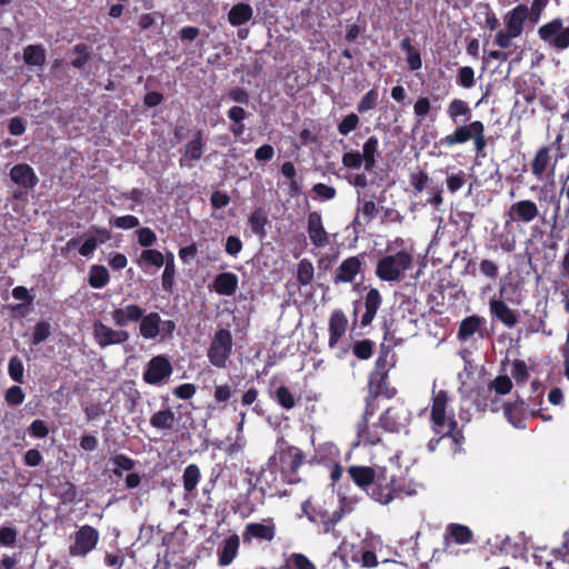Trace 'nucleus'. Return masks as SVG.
<instances>
[{"instance_id": "72a5a7b5", "label": "nucleus", "mask_w": 569, "mask_h": 569, "mask_svg": "<svg viewBox=\"0 0 569 569\" xmlns=\"http://www.w3.org/2000/svg\"><path fill=\"white\" fill-rule=\"evenodd\" d=\"M176 421H177V418L171 408H164V409L156 411L150 417V420H149L151 427H153L158 430H164V431L172 430Z\"/></svg>"}, {"instance_id": "79ce46f5", "label": "nucleus", "mask_w": 569, "mask_h": 569, "mask_svg": "<svg viewBox=\"0 0 569 569\" xmlns=\"http://www.w3.org/2000/svg\"><path fill=\"white\" fill-rule=\"evenodd\" d=\"M201 478V472L196 463L186 467L182 475L183 489L187 493H192Z\"/></svg>"}, {"instance_id": "0eeeda50", "label": "nucleus", "mask_w": 569, "mask_h": 569, "mask_svg": "<svg viewBox=\"0 0 569 569\" xmlns=\"http://www.w3.org/2000/svg\"><path fill=\"white\" fill-rule=\"evenodd\" d=\"M73 542L69 546V556L72 558H86L93 551L100 540L98 529L90 525H83L72 535Z\"/></svg>"}, {"instance_id": "39448f33", "label": "nucleus", "mask_w": 569, "mask_h": 569, "mask_svg": "<svg viewBox=\"0 0 569 569\" xmlns=\"http://www.w3.org/2000/svg\"><path fill=\"white\" fill-rule=\"evenodd\" d=\"M539 39L550 49L561 52L569 48V26L563 27L561 18H555L538 28Z\"/></svg>"}, {"instance_id": "bf43d9fd", "label": "nucleus", "mask_w": 569, "mask_h": 569, "mask_svg": "<svg viewBox=\"0 0 569 569\" xmlns=\"http://www.w3.org/2000/svg\"><path fill=\"white\" fill-rule=\"evenodd\" d=\"M479 270L482 276L490 280H496L499 277V266L491 259H482L479 264Z\"/></svg>"}, {"instance_id": "ea45409f", "label": "nucleus", "mask_w": 569, "mask_h": 569, "mask_svg": "<svg viewBox=\"0 0 569 569\" xmlns=\"http://www.w3.org/2000/svg\"><path fill=\"white\" fill-rule=\"evenodd\" d=\"M270 398L284 410H291L296 406L293 393L284 385L279 386L273 392H270Z\"/></svg>"}, {"instance_id": "f704fd0d", "label": "nucleus", "mask_w": 569, "mask_h": 569, "mask_svg": "<svg viewBox=\"0 0 569 569\" xmlns=\"http://www.w3.org/2000/svg\"><path fill=\"white\" fill-rule=\"evenodd\" d=\"M447 114L453 123H458L460 118L465 121L469 120L472 111L467 101L455 98L448 104Z\"/></svg>"}, {"instance_id": "338daca9", "label": "nucleus", "mask_w": 569, "mask_h": 569, "mask_svg": "<svg viewBox=\"0 0 569 569\" xmlns=\"http://www.w3.org/2000/svg\"><path fill=\"white\" fill-rule=\"evenodd\" d=\"M24 392L21 387H10L4 396L6 401L11 406H19L24 401Z\"/></svg>"}, {"instance_id": "9d476101", "label": "nucleus", "mask_w": 569, "mask_h": 569, "mask_svg": "<svg viewBox=\"0 0 569 569\" xmlns=\"http://www.w3.org/2000/svg\"><path fill=\"white\" fill-rule=\"evenodd\" d=\"M539 214L538 206L532 200L513 202L505 212V229H509L513 222L530 223Z\"/></svg>"}, {"instance_id": "2eb2a0df", "label": "nucleus", "mask_w": 569, "mask_h": 569, "mask_svg": "<svg viewBox=\"0 0 569 569\" xmlns=\"http://www.w3.org/2000/svg\"><path fill=\"white\" fill-rule=\"evenodd\" d=\"M204 134L203 131L197 129L192 133V138L186 143L181 151V158L179 159L180 167H192V162L201 159L204 150Z\"/></svg>"}, {"instance_id": "a878e982", "label": "nucleus", "mask_w": 569, "mask_h": 569, "mask_svg": "<svg viewBox=\"0 0 569 569\" xmlns=\"http://www.w3.org/2000/svg\"><path fill=\"white\" fill-rule=\"evenodd\" d=\"M238 276L233 272H221L216 276L210 289L221 296H232L238 288Z\"/></svg>"}, {"instance_id": "dca6fc26", "label": "nucleus", "mask_w": 569, "mask_h": 569, "mask_svg": "<svg viewBox=\"0 0 569 569\" xmlns=\"http://www.w3.org/2000/svg\"><path fill=\"white\" fill-rule=\"evenodd\" d=\"M503 288L500 289L502 297ZM489 312L492 319L498 320L507 328H513L518 323V315L501 298H491L489 300Z\"/></svg>"}, {"instance_id": "2f4dec72", "label": "nucleus", "mask_w": 569, "mask_h": 569, "mask_svg": "<svg viewBox=\"0 0 569 569\" xmlns=\"http://www.w3.org/2000/svg\"><path fill=\"white\" fill-rule=\"evenodd\" d=\"M356 431L358 443L376 446L381 441V436L377 427H369V419H360L356 425Z\"/></svg>"}, {"instance_id": "c03bdc74", "label": "nucleus", "mask_w": 569, "mask_h": 569, "mask_svg": "<svg viewBox=\"0 0 569 569\" xmlns=\"http://www.w3.org/2000/svg\"><path fill=\"white\" fill-rule=\"evenodd\" d=\"M138 263L140 264V267H143V264H146L160 268L164 263V254L157 249H144L140 254Z\"/></svg>"}, {"instance_id": "4be33fe9", "label": "nucleus", "mask_w": 569, "mask_h": 569, "mask_svg": "<svg viewBox=\"0 0 569 569\" xmlns=\"http://www.w3.org/2000/svg\"><path fill=\"white\" fill-rule=\"evenodd\" d=\"M377 470L368 466H350L348 473L355 485L368 493L375 482Z\"/></svg>"}, {"instance_id": "6e6552de", "label": "nucleus", "mask_w": 569, "mask_h": 569, "mask_svg": "<svg viewBox=\"0 0 569 569\" xmlns=\"http://www.w3.org/2000/svg\"><path fill=\"white\" fill-rule=\"evenodd\" d=\"M411 421V411L403 402H396L387 408L379 417L377 427L387 432L399 433Z\"/></svg>"}, {"instance_id": "69168bd1", "label": "nucleus", "mask_w": 569, "mask_h": 569, "mask_svg": "<svg viewBox=\"0 0 569 569\" xmlns=\"http://www.w3.org/2000/svg\"><path fill=\"white\" fill-rule=\"evenodd\" d=\"M312 191L320 200H331L336 197L337 191L333 187L327 186L322 182L313 184Z\"/></svg>"}, {"instance_id": "09e8293b", "label": "nucleus", "mask_w": 569, "mask_h": 569, "mask_svg": "<svg viewBox=\"0 0 569 569\" xmlns=\"http://www.w3.org/2000/svg\"><path fill=\"white\" fill-rule=\"evenodd\" d=\"M379 92L377 89L372 88L368 90L361 100L357 104V111L359 113H366L372 109H375L378 104Z\"/></svg>"}, {"instance_id": "393cba45", "label": "nucleus", "mask_w": 569, "mask_h": 569, "mask_svg": "<svg viewBox=\"0 0 569 569\" xmlns=\"http://www.w3.org/2000/svg\"><path fill=\"white\" fill-rule=\"evenodd\" d=\"M528 7L526 4H519L513 8L506 16V28L507 31L511 32V36L519 37L523 30V23L528 19Z\"/></svg>"}, {"instance_id": "cd10ccee", "label": "nucleus", "mask_w": 569, "mask_h": 569, "mask_svg": "<svg viewBox=\"0 0 569 569\" xmlns=\"http://www.w3.org/2000/svg\"><path fill=\"white\" fill-rule=\"evenodd\" d=\"M473 403L479 411L490 409L492 412H497L500 409V400L495 396L489 386L480 387L476 390Z\"/></svg>"}, {"instance_id": "f03ea898", "label": "nucleus", "mask_w": 569, "mask_h": 569, "mask_svg": "<svg viewBox=\"0 0 569 569\" xmlns=\"http://www.w3.org/2000/svg\"><path fill=\"white\" fill-rule=\"evenodd\" d=\"M406 487L403 478L382 467L378 468L375 482L371 490L368 491V496L381 505H388L401 497L402 493H409Z\"/></svg>"}, {"instance_id": "aec40b11", "label": "nucleus", "mask_w": 569, "mask_h": 569, "mask_svg": "<svg viewBox=\"0 0 569 569\" xmlns=\"http://www.w3.org/2000/svg\"><path fill=\"white\" fill-rule=\"evenodd\" d=\"M11 180L22 187L26 191L33 189L39 179L34 173V170L28 163H18L13 166L10 170Z\"/></svg>"}, {"instance_id": "8fccbe9b", "label": "nucleus", "mask_w": 569, "mask_h": 569, "mask_svg": "<svg viewBox=\"0 0 569 569\" xmlns=\"http://www.w3.org/2000/svg\"><path fill=\"white\" fill-rule=\"evenodd\" d=\"M488 386L490 387L495 396H505L511 391L512 381L508 376L500 375L496 377Z\"/></svg>"}, {"instance_id": "e2e57ef3", "label": "nucleus", "mask_w": 569, "mask_h": 569, "mask_svg": "<svg viewBox=\"0 0 569 569\" xmlns=\"http://www.w3.org/2000/svg\"><path fill=\"white\" fill-rule=\"evenodd\" d=\"M512 377L517 383H525L529 378L527 365L523 360H515L512 363Z\"/></svg>"}, {"instance_id": "a18cd8bd", "label": "nucleus", "mask_w": 569, "mask_h": 569, "mask_svg": "<svg viewBox=\"0 0 569 569\" xmlns=\"http://www.w3.org/2000/svg\"><path fill=\"white\" fill-rule=\"evenodd\" d=\"M72 52L78 54V57L70 62L76 69H82L91 60L90 47L84 42L76 44Z\"/></svg>"}, {"instance_id": "423d86ee", "label": "nucleus", "mask_w": 569, "mask_h": 569, "mask_svg": "<svg viewBox=\"0 0 569 569\" xmlns=\"http://www.w3.org/2000/svg\"><path fill=\"white\" fill-rule=\"evenodd\" d=\"M232 346L231 332L224 328L217 330L207 352L209 362L217 368H226Z\"/></svg>"}, {"instance_id": "4468645a", "label": "nucleus", "mask_w": 569, "mask_h": 569, "mask_svg": "<svg viewBox=\"0 0 569 569\" xmlns=\"http://www.w3.org/2000/svg\"><path fill=\"white\" fill-rule=\"evenodd\" d=\"M363 262L365 253L348 257L336 269L333 282L336 284L353 282L357 274L361 272Z\"/></svg>"}, {"instance_id": "6e6d98bb", "label": "nucleus", "mask_w": 569, "mask_h": 569, "mask_svg": "<svg viewBox=\"0 0 569 569\" xmlns=\"http://www.w3.org/2000/svg\"><path fill=\"white\" fill-rule=\"evenodd\" d=\"M432 107L428 97H419L413 104V113L421 123L423 119L431 113Z\"/></svg>"}, {"instance_id": "412c9836", "label": "nucleus", "mask_w": 569, "mask_h": 569, "mask_svg": "<svg viewBox=\"0 0 569 569\" xmlns=\"http://www.w3.org/2000/svg\"><path fill=\"white\" fill-rule=\"evenodd\" d=\"M368 392L391 399L397 389L388 383V372L371 371L368 377Z\"/></svg>"}, {"instance_id": "ddd939ff", "label": "nucleus", "mask_w": 569, "mask_h": 569, "mask_svg": "<svg viewBox=\"0 0 569 569\" xmlns=\"http://www.w3.org/2000/svg\"><path fill=\"white\" fill-rule=\"evenodd\" d=\"M92 329L93 338L100 348H106L111 345H122L127 342L130 337L127 330H114L100 320L93 322Z\"/></svg>"}, {"instance_id": "3c124183", "label": "nucleus", "mask_w": 569, "mask_h": 569, "mask_svg": "<svg viewBox=\"0 0 569 569\" xmlns=\"http://www.w3.org/2000/svg\"><path fill=\"white\" fill-rule=\"evenodd\" d=\"M375 342L369 339L356 341L352 346L353 355L360 360H368L372 357Z\"/></svg>"}, {"instance_id": "9b49d317", "label": "nucleus", "mask_w": 569, "mask_h": 569, "mask_svg": "<svg viewBox=\"0 0 569 569\" xmlns=\"http://www.w3.org/2000/svg\"><path fill=\"white\" fill-rule=\"evenodd\" d=\"M173 372L172 365L167 356L158 355L147 363L142 379L146 383L157 386L167 380Z\"/></svg>"}, {"instance_id": "f8f14e48", "label": "nucleus", "mask_w": 569, "mask_h": 569, "mask_svg": "<svg viewBox=\"0 0 569 569\" xmlns=\"http://www.w3.org/2000/svg\"><path fill=\"white\" fill-rule=\"evenodd\" d=\"M276 523L272 518L263 522H249L242 531V541L250 545L253 540L271 542L276 537Z\"/></svg>"}, {"instance_id": "6ab92c4d", "label": "nucleus", "mask_w": 569, "mask_h": 569, "mask_svg": "<svg viewBox=\"0 0 569 569\" xmlns=\"http://www.w3.org/2000/svg\"><path fill=\"white\" fill-rule=\"evenodd\" d=\"M348 318L341 309H335L329 318V340L330 348H335L348 329Z\"/></svg>"}, {"instance_id": "37998d69", "label": "nucleus", "mask_w": 569, "mask_h": 569, "mask_svg": "<svg viewBox=\"0 0 569 569\" xmlns=\"http://www.w3.org/2000/svg\"><path fill=\"white\" fill-rule=\"evenodd\" d=\"M248 222H249V226H250L252 232L256 236H258L260 238L266 237V234H267L266 226L268 223V218L266 217L264 212L261 209L254 210L250 214Z\"/></svg>"}, {"instance_id": "473e14b6", "label": "nucleus", "mask_w": 569, "mask_h": 569, "mask_svg": "<svg viewBox=\"0 0 569 569\" xmlns=\"http://www.w3.org/2000/svg\"><path fill=\"white\" fill-rule=\"evenodd\" d=\"M253 17V9L249 3L239 2L231 7L228 12V21L233 27H240Z\"/></svg>"}, {"instance_id": "c85d7f7f", "label": "nucleus", "mask_w": 569, "mask_h": 569, "mask_svg": "<svg viewBox=\"0 0 569 569\" xmlns=\"http://www.w3.org/2000/svg\"><path fill=\"white\" fill-rule=\"evenodd\" d=\"M445 543L448 546L450 540L458 545H466L472 541L473 533L471 529L460 523H449L445 532Z\"/></svg>"}, {"instance_id": "bb28decb", "label": "nucleus", "mask_w": 569, "mask_h": 569, "mask_svg": "<svg viewBox=\"0 0 569 569\" xmlns=\"http://www.w3.org/2000/svg\"><path fill=\"white\" fill-rule=\"evenodd\" d=\"M382 303V298L378 289L371 288L365 296V313L361 317L360 323L362 327L371 325L378 309Z\"/></svg>"}, {"instance_id": "1a4fd4ad", "label": "nucleus", "mask_w": 569, "mask_h": 569, "mask_svg": "<svg viewBox=\"0 0 569 569\" xmlns=\"http://www.w3.org/2000/svg\"><path fill=\"white\" fill-rule=\"evenodd\" d=\"M305 453L295 446H287L279 451L281 473L288 483H298L300 478L298 471L305 462Z\"/></svg>"}, {"instance_id": "13d9d810", "label": "nucleus", "mask_w": 569, "mask_h": 569, "mask_svg": "<svg viewBox=\"0 0 569 569\" xmlns=\"http://www.w3.org/2000/svg\"><path fill=\"white\" fill-rule=\"evenodd\" d=\"M50 333V325L47 321H40L36 323L32 332V345L38 346L41 342L46 341L49 338Z\"/></svg>"}, {"instance_id": "5fc2aeb1", "label": "nucleus", "mask_w": 569, "mask_h": 569, "mask_svg": "<svg viewBox=\"0 0 569 569\" xmlns=\"http://www.w3.org/2000/svg\"><path fill=\"white\" fill-rule=\"evenodd\" d=\"M23 362L18 356H13L10 358L8 363V373L10 378L18 383L23 382Z\"/></svg>"}, {"instance_id": "f3484780", "label": "nucleus", "mask_w": 569, "mask_h": 569, "mask_svg": "<svg viewBox=\"0 0 569 569\" xmlns=\"http://www.w3.org/2000/svg\"><path fill=\"white\" fill-rule=\"evenodd\" d=\"M307 231L315 247L323 248L329 243V234L323 227L321 214L318 211L309 212Z\"/></svg>"}, {"instance_id": "b1692460", "label": "nucleus", "mask_w": 569, "mask_h": 569, "mask_svg": "<svg viewBox=\"0 0 569 569\" xmlns=\"http://www.w3.org/2000/svg\"><path fill=\"white\" fill-rule=\"evenodd\" d=\"M144 310L136 303L127 305L122 308H117L111 312L112 320L116 326L123 328L129 322H137L142 318Z\"/></svg>"}, {"instance_id": "864d4df0", "label": "nucleus", "mask_w": 569, "mask_h": 569, "mask_svg": "<svg viewBox=\"0 0 569 569\" xmlns=\"http://www.w3.org/2000/svg\"><path fill=\"white\" fill-rule=\"evenodd\" d=\"M359 116L355 112H350L338 123V132L341 136H348L359 127Z\"/></svg>"}, {"instance_id": "4c0bfd02", "label": "nucleus", "mask_w": 569, "mask_h": 569, "mask_svg": "<svg viewBox=\"0 0 569 569\" xmlns=\"http://www.w3.org/2000/svg\"><path fill=\"white\" fill-rule=\"evenodd\" d=\"M482 321V318L477 315L466 317L459 325L457 332L458 340L467 341L480 329Z\"/></svg>"}, {"instance_id": "f257e3e1", "label": "nucleus", "mask_w": 569, "mask_h": 569, "mask_svg": "<svg viewBox=\"0 0 569 569\" xmlns=\"http://www.w3.org/2000/svg\"><path fill=\"white\" fill-rule=\"evenodd\" d=\"M449 401L447 391L439 390L432 398L430 420L436 433H442V437H450L457 447L461 446L463 440L462 432L458 430V422L453 417L447 418L446 410Z\"/></svg>"}, {"instance_id": "7ed1b4c3", "label": "nucleus", "mask_w": 569, "mask_h": 569, "mask_svg": "<svg viewBox=\"0 0 569 569\" xmlns=\"http://www.w3.org/2000/svg\"><path fill=\"white\" fill-rule=\"evenodd\" d=\"M469 140H473L476 156L486 157L488 141L485 136V124L480 120H475L467 124L456 127L452 133L440 139V144L445 147H452L456 144H463Z\"/></svg>"}, {"instance_id": "20e7f679", "label": "nucleus", "mask_w": 569, "mask_h": 569, "mask_svg": "<svg viewBox=\"0 0 569 569\" xmlns=\"http://www.w3.org/2000/svg\"><path fill=\"white\" fill-rule=\"evenodd\" d=\"M413 256L407 250H400L395 254H386L378 260L376 276L387 282L400 281L405 273L412 268Z\"/></svg>"}, {"instance_id": "de8ad7c7", "label": "nucleus", "mask_w": 569, "mask_h": 569, "mask_svg": "<svg viewBox=\"0 0 569 569\" xmlns=\"http://www.w3.org/2000/svg\"><path fill=\"white\" fill-rule=\"evenodd\" d=\"M315 268L309 259H302L297 266V281L301 286L311 283L313 279Z\"/></svg>"}, {"instance_id": "e433bc0d", "label": "nucleus", "mask_w": 569, "mask_h": 569, "mask_svg": "<svg viewBox=\"0 0 569 569\" xmlns=\"http://www.w3.org/2000/svg\"><path fill=\"white\" fill-rule=\"evenodd\" d=\"M379 149V139L376 136H370L362 146L361 158L365 161L366 171H372L376 167V156Z\"/></svg>"}, {"instance_id": "680f3d73", "label": "nucleus", "mask_w": 569, "mask_h": 569, "mask_svg": "<svg viewBox=\"0 0 569 569\" xmlns=\"http://www.w3.org/2000/svg\"><path fill=\"white\" fill-rule=\"evenodd\" d=\"M342 164L348 169H359L362 164L365 166V161L361 158V153L359 151H349L342 154Z\"/></svg>"}, {"instance_id": "4d7b16f0", "label": "nucleus", "mask_w": 569, "mask_h": 569, "mask_svg": "<svg viewBox=\"0 0 569 569\" xmlns=\"http://www.w3.org/2000/svg\"><path fill=\"white\" fill-rule=\"evenodd\" d=\"M447 173V189L450 193H456L459 191L466 183V173L462 170H459L456 173L449 174Z\"/></svg>"}, {"instance_id": "c9c22d12", "label": "nucleus", "mask_w": 569, "mask_h": 569, "mask_svg": "<svg viewBox=\"0 0 569 569\" xmlns=\"http://www.w3.org/2000/svg\"><path fill=\"white\" fill-rule=\"evenodd\" d=\"M551 147L543 146L536 152L531 162V172L535 177L541 178L551 162Z\"/></svg>"}, {"instance_id": "49530a36", "label": "nucleus", "mask_w": 569, "mask_h": 569, "mask_svg": "<svg viewBox=\"0 0 569 569\" xmlns=\"http://www.w3.org/2000/svg\"><path fill=\"white\" fill-rule=\"evenodd\" d=\"M111 462L114 466L112 472L118 478L122 477L123 471H130L136 466L134 460L123 453L113 456Z\"/></svg>"}, {"instance_id": "7c9ffc66", "label": "nucleus", "mask_w": 569, "mask_h": 569, "mask_svg": "<svg viewBox=\"0 0 569 569\" xmlns=\"http://www.w3.org/2000/svg\"><path fill=\"white\" fill-rule=\"evenodd\" d=\"M503 413L506 419L517 429H525V401L518 397L515 402L505 405Z\"/></svg>"}, {"instance_id": "774afa93", "label": "nucleus", "mask_w": 569, "mask_h": 569, "mask_svg": "<svg viewBox=\"0 0 569 569\" xmlns=\"http://www.w3.org/2000/svg\"><path fill=\"white\" fill-rule=\"evenodd\" d=\"M295 569H317L315 563L303 553H292L289 558Z\"/></svg>"}, {"instance_id": "a19ab883", "label": "nucleus", "mask_w": 569, "mask_h": 569, "mask_svg": "<svg viewBox=\"0 0 569 569\" xmlns=\"http://www.w3.org/2000/svg\"><path fill=\"white\" fill-rule=\"evenodd\" d=\"M110 280L109 271L104 266L93 264L89 270V284L94 289H101L108 284Z\"/></svg>"}, {"instance_id": "5701e85b", "label": "nucleus", "mask_w": 569, "mask_h": 569, "mask_svg": "<svg viewBox=\"0 0 569 569\" xmlns=\"http://www.w3.org/2000/svg\"><path fill=\"white\" fill-rule=\"evenodd\" d=\"M90 232L94 234L89 236L79 248V254L87 258L92 256L99 244L111 239V232L106 228L92 226Z\"/></svg>"}, {"instance_id": "c756f323", "label": "nucleus", "mask_w": 569, "mask_h": 569, "mask_svg": "<svg viewBox=\"0 0 569 569\" xmlns=\"http://www.w3.org/2000/svg\"><path fill=\"white\" fill-rule=\"evenodd\" d=\"M139 321V332L142 338L151 340L157 338L161 332V317L158 312L152 311L146 316L142 315V318Z\"/></svg>"}, {"instance_id": "58836bf2", "label": "nucleus", "mask_w": 569, "mask_h": 569, "mask_svg": "<svg viewBox=\"0 0 569 569\" xmlns=\"http://www.w3.org/2000/svg\"><path fill=\"white\" fill-rule=\"evenodd\" d=\"M23 60L28 66L42 67L46 63V50L41 44H29L23 50Z\"/></svg>"}, {"instance_id": "052dcab7", "label": "nucleus", "mask_w": 569, "mask_h": 569, "mask_svg": "<svg viewBox=\"0 0 569 569\" xmlns=\"http://www.w3.org/2000/svg\"><path fill=\"white\" fill-rule=\"evenodd\" d=\"M457 83L463 88H471L475 86V71L471 67H461L458 70Z\"/></svg>"}, {"instance_id": "a211bd4d", "label": "nucleus", "mask_w": 569, "mask_h": 569, "mask_svg": "<svg viewBox=\"0 0 569 569\" xmlns=\"http://www.w3.org/2000/svg\"><path fill=\"white\" fill-rule=\"evenodd\" d=\"M240 538L232 533L224 538L217 548V558L219 567L230 566L239 555Z\"/></svg>"}, {"instance_id": "0e129e2a", "label": "nucleus", "mask_w": 569, "mask_h": 569, "mask_svg": "<svg viewBox=\"0 0 569 569\" xmlns=\"http://www.w3.org/2000/svg\"><path fill=\"white\" fill-rule=\"evenodd\" d=\"M137 237L139 244L147 249H149V247H151L157 241L154 231L148 227L138 229Z\"/></svg>"}, {"instance_id": "603ef678", "label": "nucleus", "mask_w": 569, "mask_h": 569, "mask_svg": "<svg viewBox=\"0 0 569 569\" xmlns=\"http://www.w3.org/2000/svg\"><path fill=\"white\" fill-rule=\"evenodd\" d=\"M429 180L428 173L421 169L409 174V182L416 194L421 193L426 189Z\"/></svg>"}]
</instances>
